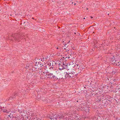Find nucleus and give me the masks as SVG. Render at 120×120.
<instances>
[{
    "instance_id": "f257e3e1",
    "label": "nucleus",
    "mask_w": 120,
    "mask_h": 120,
    "mask_svg": "<svg viewBox=\"0 0 120 120\" xmlns=\"http://www.w3.org/2000/svg\"><path fill=\"white\" fill-rule=\"evenodd\" d=\"M44 70L42 71L40 75L41 78L42 79H47L48 78H53L55 80L57 79L58 78L52 73H49L48 71L45 68H44Z\"/></svg>"
},
{
    "instance_id": "f03ea898",
    "label": "nucleus",
    "mask_w": 120,
    "mask_h": 120,
    "mask_svg": "<svg viewBox=\"0 0 120 120\" xmlns=\"http://www.w3.org/2000/svg\"><path fill=\"white\" fill-rule=\"evenodd\" d=\"M59 66V68L60 70H61L64 69H66L67 70H69L70 69L69 68L70 67V65H68L67 63H65L63 62L61 63H59L58 64Z\"/></svg>"
},
{
    "instance_id": "7ed1b4c3",
    "label": "nucleus",
    "mask_w": 120,
    "mask_h": 120,
    "mask_svg": "<svg viewBox=\"0 0 120 120\" xmlns=\"http://www.w3.org/2000/svg\"><path fill=\"white\" fill-rule=\"evenodd\" d=\"M47 64L50 67H49V69H54L56 67V65L58 64L54 61H48L47 62Z\"/></svg>"
},
{
    "instance_id": "20e7f679",
    "label": "nucleus",
    "mask_w": 120,
    "mask_h": 120,
    "mask_svg": "<svg viewBox=\"0 0 120 120\" xmlns=\"http://www.w3.org/2000/svg\"><path fill=\"white\" fill-rule=\"evenodd\" d=\"M72 72L70 71V72H69L68 73L66 72L65 75V78L68 79H71L73 78H74L76 74H75V72H74L73 71L74 70L72 69Z\"/></svg>"
},
{
    "instance_id": "39448f33",
    "label": "nucleus",
    "mask_w": 120,
    "mask_h": 120,
    "mask_svg": "<svg viewBox=\"0 0 120 120\" xmlns=\"http://www.w3.org/2000/svg\"><path fill=\"white\" fill-rule=\"evenodd\" d=\"M59 118L60 119H66V120L71 119V117L73 116L71 114H69L68 115L60 114L59 116Z\"/></svg>"
},
{
    "instance_id": "423d86ee",
    "label": "nucleus",
    "mask_w": 120,
    "mask_h": 120,
    "mask_svg": "<svg viewBox=\"0 0 120 120\" xmlns=\"http://www.w3.org/2000/svg\"><path fill=\"white\" fill-rule=\"evenodd\" d=\"M119 57V55H116V56H114L111 59L110 62L113 64H116L117 61L120 59Z\"/></svg>"
},
{
    "instance_id": "0eeeda50",
    "label": "nucleus",
    "mask_w": 120,
    "mask_h": 120,
    "mask_svg": "<svg viewBox=\"0 0 120 120\" xmlns=\"http://www.w3.org/2000/svg\"><path fill=\"white\" fill-rule=\"evenodd\" d=\"M73 62H71L70 64H69V65H70V67H74L76 68V69H79V65L77 64H75V65H74L73 64Z\"/></svg>"
},
{
    "instance_id": "6e6552de",
    "label": "nucleus",
    "mask_w": 120,
    "mask_h": 120,
    "mask_svg": "<svg viewBox=\"0 0 120 120\" xmlns=\"http://www.w3.org/2000/svg\"><path fill=\"white\" fill-rule=\"evenodd\" d=\"M42 71L43 72V71H42L41 72H40V73H42ZM40 74V73H39H39L38 72L37 73H36L35 74L34 76V75H32V78L33 77H34L35 78H37V77L38 76H40V75H40H39V74ZM40 78H41L40 77Z\"/></svg>"
},
{
    "instance_id": "1a4fd4ad",
    "label": "nucleus",
    "mask_w": 120,
    "mask_h": 120,
    "mask_svg": "<svg viewBox=\"0 0 120 120\" xmlns=\"http://www.w3.org/2000/svg\"><path fill=\"white\" fill-rule=\"evenodd\" d=\"M42 71L43 72V71H42L41 72H40V73H42ZM40 74V73H39H39L38 72L37 73H36L35 74L34 76V75H32V78L33 77H34L35 78H37V77L38 76H40V75H40H39V74ZM40 78H41L40 77Z\"/></svg>"
},
{
    "instance_id": "9d476101",
    "label": "nucleus",
    "mask_w": 120,
    "mask_h": 120,
    "mask_svg": "<svg viewBox=\"0 0 120 120\" xmlns=\"http://www.w3.org/2000/svg\"><path fill=\"white\" fill-rule=\"evenodd\" d=\"M2 110L4 112L6 113H8L9 112H10L11 111L10 110H7L4 107L2 109Z\"/></svg>"
},
{
    "instance_id": "9b49d317",
    "label": "nucleus",
    "mask_w": 120,
    "mask_h": 120,
    "mask_svg": "<svg viewBox=\"0 0 120 120\" xmlns=\"http://www.w3.org/2000/svg\"><path fill=\"white\" fill-rule=\"evenodd\" d=\"M95 101L99 102L101 101V97L100 96H95Z\"/></svg>"
},
{
    "instance_id": "f8f14e48",
    "label": "nucleus",
    "mask_w": 120,
    "mask_h": 120,
    "mask_svg": "<svg viewBox=\"0 0 120 120\" xmlns=\"http://www.w3.org/2000/svg\"><path fill=\"white\" fill-rule=\"evenodd\" d=\"M86 108V109L85 108H81V109L82 110H83V111H84V112H86V113H88L89 111V109L88 108Z\"/></svg>"
},
{
    "instance_id": "ddd939ff",
    "label": "nucleus",
    "mask_w": 120,
    "mask_h": 120,
    "mask_svg": "<svg viewBox=\"0 0 120 120\" xmlns=\"http://www.w3.org/2000/svg\"><path fill=\"white\" fill-rule=\"evenodd\" d=\"M57 118V116L56 114L50 117V119L52 120H56Z\"/></svg>"
},
{
    "instance_id": "4468645a",
    "label": "nucleus",
    "mask_w": 120,
    "mask_h": 120,
    "mask_svg": "<svg viewBox=\"0 0 120 120\" xmlns=\"http://www.w3.org/2000/svg\"><path fill=\"white\" fill-rule=\"evenodd\" d=\"M56 55L58 56H61L62 57H63V58H64L62 56V54H61V53L60 52H58L57 53Z\"/></svg>"
},
{
    "instance_id": "2eb2a0df",
    "label": "nucleus",
    "mask_w": 120,
    "mask_h": 120,
    "mask_svg": "<svg viewBox=\"0 0 120 120\" xmlns=\"http://www.w3.org/2000/svg\"><path fill=\"white\" fill-rule=\"evenodd\" d=\"M116 64V66L120 67V62H118L117 60Z\"/></svg>"
},
{
    "instance_id": "dca6fc26",
    "label": "nucleus",
    "mask_w": 120,
    "mask_h": 120,
    "mask_svg": "<svg viewBox=\"0 0 120 120\" xmlns=\"http://www.w3.org/2000/svg\"><path fill=\"white\" fill-rule=\"evenodd\" d=\"M43 66V65L40 62H38V67H42Z\"/></svg>"
},
{
    "instance_id": "f3484780",
    "label": "nucleus",
    "mask_w": 120,
    "mask_h": 120,
    "mask_svg": "<svg viewBox=\"0 0 120 120\" xmlns=\"http://www.w3.org/2000/svg\"><path fill=\"white\" fill-rule=\"evenodd\" d=\"M111 81L112 82V81H113L114 82L116 80H117V79H114V78H113L112 79H111Z\"/></svg>"
},
{
    "instance_id": "a211bd4d",
    "label": "nucleus",
    "mask_w": 120,
    "mask_h": 120,
    "mask_svg": "<svg viewBox=\"0 0 120 120\" xmlns=\"http://www.w3.org/2000/svg\"><path fill=\"white\" fill-rule=\"evenodd\" d=\"M26 112L25 111H23V112H24V113L23 114V113H22V114H21L22 115L26 116Z\"/></svg>"
},
{
    "instance_id": "6ab92c4d",
    "label": "nucleus",
    "mask_w": 120,
    "mask_h": 120,
    "mask_svg": "<svg viewBox=\"0 0 120 120\" xmlns=\"http://www.w3.org/2000/svg\"><path fill=\"white\" fill-rule=\"evenodd\" d=\"M11 113H15V112L16 111H15V109L13 110L12 111V109H11Z\"/></svg>"
},
{
    "instance_id": "aec40b11",
    "label": "nucleus",
    "mask_w": 120,
    "mask_h": 120,
    "mask_svg": "<svg viewBox=\"0 0 120 120\" xmlns=\"http://www.w3.org/2000/svg\"><path fill=\"white\" fill-rule=\"evenodd\" d=\"M66 58H67L68 59H70V60H71V59H72V57H71L70 56H68V57H66Z\"/></svg>"
},
{
    "instance_id": "412c9836",
    "label": "nucleus",
    "mask_w": 120,
    "mask_h": 120,
    "mask_svg": "<svg viewBox=\"0 0 120 120\" xmlns=\"http://www.w3.org/2000/svg\"><path fill=\"white\" fill-rule=\"evenodd\" d=\"M35 65V66H37V67L38 66V62H36Z\"/></svg>"
},
{
    "instance_id": "4be33fe9",
    "label": "nucleus",
    "mask_w": 120,
    "mask_h": 120,
    "mask_svg": "<svg viewBox=\"0 0 120 120\" xmlns=\"http://www.w3.org/2000/svg\"><path fill=\"white\" fill-rule=\"evenodd\" d=\"M19 117H18L17 118H16L15 117V118H14L15 119V120H20L19 119Z\"/></svg>"
},
{
    "instance_id": "5701e85b",
    "label": "nucleus",
    "mask_w": 120,
    "mask_h": 120,
    "mask_svg": "<svg viewBox=\"0 0 120 120\" xmlns=\"http://www.w3.org/2000/svg\"><path fill=\"white\" fill-rule=\"evenodd\" d=\"M44 58L43 59H41V61H42V62H43L44 61Z\"/></svg>"
},
{
    "instance_id": "b1692460",
    "label": "nucleus",
    "mask_w": 120,
    "mask_h": 120,
    "mask_svg": "<svg viewBox=\"0 0 120 120\" xmlns=\"http://www.w3.org/2000/svg\"><path fill=\"white\" fill-rule=\"evenodd\" d=\"M48 56H46L45 58V59H48Z\"/></svg>"
},
{
    "instance_id": "393cba45",
    "label": "nucleus",
    "mask_w": 120,
    "mask_h": 120,
    "mask_svg": "<svg viewBox=\"0 0 120 120\" xmlns=\"http://www.w3.org/2000/svg\"><path fill=\"white\" fill-rule=\"evenodd\" d=\"M109 80V79L108 78H107V79L106 80Z\"/></svg>"
},
{
    "instance_id": "a878e982",
    "label": "nucleus",
    "mask_w": 120,
    "mask_h": 120,
    "mask_svg": "<svg viewBox=\"0 0 120 120\" xmlns=\"http://www.w3.org/2000/svg\"><path fill=\"white\" fill-rule=\"evenodd\" d=\"M90 17H91V18L92 19L93 18V17H92V16H91Z\"/></svg>"
},
{
    "instance_id": "bb28decb",
    "label": "nucleus",
    "mask_w": 120,
    "mask_h": 120,
    "mask_svg": "<svg viewBox=\"0 0 120 120\" xmlns=\"http://www.w3.org/2000/svg\"><path fill=\"white\" fill-rule=\"evenodd\" d=\"M56 49H58V47H57V48H56Z\"/></svg>"
},
{
    "instance_id": "cd10ccee",
    "label": "nucleus",
    "mask_w": 120,
    "mask_h": 120,
    "mask_svg": "<svg viewBox=\"0 0 120 120\" xmlns=\"http://www.w3.org/2000/svg\"><path fill=\"white\" fill-rule=\"evenodd\" d=\"M37 68V67H36V68H36H36ZM37 68H38V67H37Z\"/></svg>"
},
{
    "instance_id": "c85d7f7f",
    "label": "nucleus",
    "mask_w": 120,
    "mask_h": 120,
    "mask_svg": "<svg viewBox=\"0 0 120 120\" xmlns=\"http://www.w3.org/2000/svg\"><path fill=\"white\" fill-rule=\"evenodd\" d=\"M86 9H87V10H88V8H86Z\"/></svg>"
},
{
    "instance_id": "c756f323",
    "label": "nucleus",
    "mask_w": 120,
    "mask_h": 120,
    "mask_svg": "<svg viewBox=\"0 0 120 120\" xmlns=\"http://www.w3.org/2000/svg\"><path fill=\"white\" fill-rule=\"evenodd\" d=\"M74 5H75V4H74Z\"/></svg>"
},
{
    "instance_id": "7c9ffc66",
    "label": "nucleus",
    "mask_w": 120,
    "mask_h": 120,
    "mask_svg": "<svg viewBox=\"0 0 120 120\" xmlns=\"http://www.w3.org/2000/svg\"><path fill=\"white\" fill-rule=\"evenodd\" d=\"M84 19H85V18H84Z\"/></svg>"
},
{
    "instance_id": "2f4dec72",
    "label": "nucleus",
    "mask_w": 120,
    "mask_h": 120,
    "mask_svg": "<svg viewBox=\"0 0 120 120\" xmlns=\"http://www.w3.org/2000/svg\"><path fill=\"white\" fill-rule=\"evenodd\" d=\"M32 19H34V18H32Z\"/></svg>"
}]
</instances>
